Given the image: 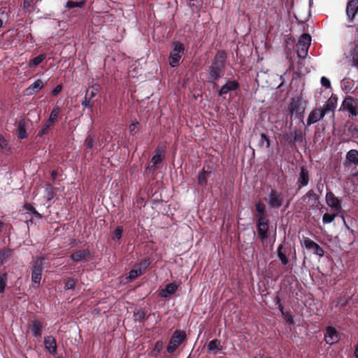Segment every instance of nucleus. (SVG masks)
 I'll list each match as a JSON object with an SVG mask.
<instances>
[{"label":"nucleus","instance_id":"20e7f679","mask_svg":"<svg viewBox=\"0 0 358 358\" xmlns=\"http://www.w3.org/2000/svg\"><path fill=\"white\" fill-rule=\"evenodd\" d=\"M285 197L283 194L272 188L265 198L266 202L271 208H279L283 203Z\"/></svg>","mask_w":358,"mask_h":358},{"label":"nucleus","instance_id":"412c9836","mask_svg":"<svg viewBox=\"0 0 358 358\" xmlns=\"http://www.w3.org/2000/svg\"><path fill=\"white\" fill-rule=\"evenodd\" d=\"M30 330L34 337H40L42 334L41 323L38 320H34L30 326Z\"/></svg>","mask_w":358,"mask_h":358},{"label":"nucleus","instance_id":"864d4df0","mask_svg":"<svg viewBox=\"0 0 358 358\" xmlns=\"http://www.w3.org/2000/svg\"><path fill=\"white\" fill-rule=\"evenodd\" d=\"M320 83H321V85L323 87H326V88H330L331 87V82H330V80L327 78H326L324 76L321 78Z\"/></svg>","mask_w":358,"mask_h":358},{"label":"nucleus","instance_id":"f3484780","mask_svg":"<svg viewBox=\"0 0 358 358\" xmlns=\"http://www.w3.org/2000/svg\"><path fill=\"white\" fill-rule=\"evenodd\" d=\"M324 117V114H322L320 108L313 110L309 114L307 119L308 126L317 122L319 120Z\"/></svg>","mask_w":358,"mask_h":358},{"label":"nucleus","instance_id":"ddd939ff","mask_svg":"<svg viewBox=\"0 0 358 358\" xmlns=\"http://www.w3.org/2000/svg\"><path fill=\"white\" fill-rule=\"evenodd\" d=\"M90 252L87 249L78 250L73 252L70 258L72 261L75 262H79L81 261H87L90 258Z\"/></svg>","mask_w":358,"mask_h":358},{"label":"nucleus","instance_id":"69168bd1","mask_svg":"<svg viewBox=\"0 0 358 358\" xmlns=\"http://www.w3.org/2000/svg\"><path fill=\"white\" fill-rule=\"evenodd\" d=\"M138 314H139L140 317H143L144 316V313H138Z\"/></svg>","mask_w":358,"mask_h":358},{"label":"nucleus","instance_id":"f8f14e48","mask_svg":"<svg viewBox=\"0 0 358 358\" xmlns=\"http://www.w3.org/2000/svg\"><path fill=\"white\" fill-rule=\"evenodd\" d=\"M325 342L329 345H333L339 341V334L333 327H328L324 335Z\"/></svg>","mask_w":358,"mask_h":358},{"label":"nucleus","instance_id":"9b49d317","mask_svg":"<svg viewBox=\"0 0 358 358\" xmlns=\"http://www.w3.org/2000/svg\"><path fill=\"white\" fill-rule=\"evenodd\" d=\"M304 247L309 250L313 252L314 254L322 257L324 255V250L315 242L308 238H306L303 241Z\"/></svg>","mask_w":358,"mask_h":358},{"label":"nucleus","instance_id":"0eeeda50","mask_svg":"<svg viewBox=\"0 0 358 358\" xmlns=\"http://www.w3.org/2000/svg\"><path fill=\"white\" fill-rule=\"evenodd\" d=\"M257 234L259 239L264 243L268 239V220L266 217L257 219Z\"/></svg>","mask_w":358,"mask_h":358},{"label":"nucleus","instance_id":"37998d69","mask_svg":"<svg viewBox=\"0 0 358 358\" xmlns=\"http://www.w3.org/2000/svg\"><path fill=\"white\" fill-rule=\"evenodd\" d=\"M94 138L91 136H88L85 141V147L86 152H88L94 146Z\"/></svg>","mask_w":358,"mask_h":358},{"label":"nucleus","instance_id":"58836bf2","mask_svg":"<svg viewBox=\"0 0 358 358\" xmlns=\"http://www.w3.org/2000/svg\"><path fill=\"white\" fill-rule=\"evenodd\" d=\"M259 145L261 146L265 145L266 148H269L271 145L268 137L264 133L260 134Z\"/></svg>","mask_w":358,"mask_h":358},{"label":"nucleus","instance_id":"79ce46f5","mask_svg":"<svg viewBox=\"0 0 358 358\" xmlns=\"http://www.w3.org/2000/svg\"><path fill=\"white\" fill-rule=\"evenodd\" d=\"M122 232L123 227L118 226L117 227H116L113 232V240L115 241H118L122 238Z\"/></svg>","mask_w":358,"mask_h":358},{"label":"nucleus","instance_id":"2f4dec72","mask_svg":"<svg viewBox=\"0 0 358 358\" xmlns=\"http://www.w3.org/2000/svg\"><path fill=\"white\" fill-rule=\"evenodd\" d=\"M87 90H90L88 97L90 99H92L99 92L100 87L98 84H94L90 87Z\"/></svg>","mask_w":358,"mask_h":358},{"label":"nucleus","instance_id":"603ef678","mask_svg":"<svg viewBox=\"0 0 358 358\" xmlns=\"http://www.w3.org/2000/svg\"><path fill=\"white\" fill-rule=\"evenodd\" d=\"M138 124V122L136 120L129 125V129L131 135H134L136 133V129Z\"/></svg>","mask_w":358,"mask_h":358},{"label":"nucleus","instance_id":"72a5a7b5","mask_svg":"<svg viewBox=\"0 0 358 358\" xmlns=\"http://www.w3.org/2000/svg\"><path fill=\"white\" fill-rule=\"evenodd\" d=\"M162 150L160 149H157L155 155L152 157L151 159V162L153 164V166H155L158 164L161 163L162 162Z\"/></svg>","mask_w":358,"mask_h":358},{"label":"nucleus","instance_id":"aec40b11","mask_svg":"<svg viewBox=\"0 0 358 358\" xmlns=\"http://www.w3.org/2000/svg\"><path fill=\"white\" fill-rule=\"evenodd\" d=\"M284 137L289 143L303 141V134L299 129H296L293 134H291L290 135L286 134Z\"/></svg>","mask_w":358,"mask_h":358},{"label":"nucleus","instance_id":"e433bc0d","mask_svg":"<svg viewBox=\"0 0 358 358\" xmlns=\"http://www.w3.org/2000/svg\"><path fill=\"white\" fill-rule=\"evenodd\" d=\"M53 125L48 124L46 121L43 124L41 129L38 133V136L42 137L43 135L47 134L51 127H52Z\"/></svg>","mask_w":358,"mask_h":358},{"label":"nucleus","instance_id":"a18cd8bd","mask_svg":"<svg viewBox=\"0 0 358 358\" xmlns=\"http://www.w3.org/2000/svg\"><path fill=\"white\" fill-rule=\"evenodd\" d=\"M24 208L32 213L36 217L41 218V215L35 209V208L30 203H26L24 205Z\"/></svg>","mask_w":358,"mask_h":358},{"label":"nucleus","instance_id":"052dcab7","mask_svg":"<svg viewBox=\"0 0 358 358\" xmlns=\"http://www.w3.org/2000/svg\"><path fill=\"white\" fill-rule=\"evenodd\" d=\"M278 308H279L280 311L281 312L282 315H283L284 313H285L287 312V311L284 310V307L282 304H280V306H278Z\"/></svg>","mask_w":358,"mask_h":358},{"label":"nucleus","instance_id":"ea45409f","mask_svg":"<svg viewBox=\"0 0 358 358\" xmlns=\"http://www.w3.org/2000/svg\"><path fill=\"white\" fill-rule=\"evenodd\" d=\"M143 273L139 270L136 266L135 268L131 269L128 275L127 278L130 280H133L136 278L138 276L142 275Z\"/></svg>","mask_w":358,"mask_h":358},{"label":"nucleus","instance_id":"1a4fd4ad","mask_svg":"<svg viewBox=\"0 0 358 358\" xmlns=\"http://www.w3.org/2000/svg\"><path fill=\"white\" fill-rule=\"evenodd\" d=\"M326 203L331 209L339 213L341 211L342 206L340 199L336 197L332 192H327L325 196Z\"/></svg>","mask_w":358,"mask_h":358},{"label":"nucleus","instance_id":"6e6d98bb","mask_svg":"<svg viewBox=\"0 0 358 358\" xmlns=\"http://www.w3.org/2000/svg\"><path fill=\"white\" fill-rule=\"evenodd\" d=\"M62 91V86L61 85H57V87H55L52 93V95L54 96H56L60 92Z\"/></svg>","mask_w":358,"mask_h":358},{"label":"nucleus","instance_id":"c9c22d12","mask_svg":"<svg viewBox=\"0 0 358 358\" xmlns=\"http://www.w3.org/2000/svg\"><path fill=\"white\" fill-rule=\"evenodd\" d=\"M151 264V261L150 259H144L141 262H139L136 266L141 270V271L143 273V272L147 269V268Z\"/></svg>","mask_w":358,"mask_h":358},{"label":"nucleus","instance_id":"4468645a","mask_svg":"<svg viewBox=\"0 0 358 358\" xmlns=\"http://www.w3.org/2000/svg\"><path fill=\"white\" fill-rule=\"evenodd\" d=\"M239 87V85L236 80L228 81L224 85H222L218 92L219 96L227 94L229 92L236 90Z\"/></svg>","mask_w":358,"mask_h":358},{"label":"nucleus","instance_id":"7ed1b4c3","mask_svg":"<svg viewBox=\"0 0 358 358\" xmlns=\"http://www.w3.org/2000/svg\"><path fill=\"white\" fill-rule=\"evenodd\" d=\"M186 339V333L182 330H176L167 345L166 351L169 354L173 353L177 348Z\"/></svg>","mask_w":358,"mask_h":358},{"label":"nucleus","instance_id":"7c9ffc66","mask_svg":"<svg viewBox=\"0 0 358 358\" xmlns=\"http://www.w3.org/2000/svg\"><path fill=\"white\" fill-rule=\"evenodd\" d=\"M332 102V99L330 98L328 101L324 104L322 108L320 109V111L322 113V114H324V117L325 116V115L330 112V111H334L336 108V106H331V103Z\"/></svg>","mask_w":358,"mask_h":358},{"label":"nucleus","instance_id":"f03ea898","mask_svg":"<svg viewBox=\"0 0 358 358\" xmlns=\"http://www.w3.org/2000/svg\"><path fill=\"white\" fill-rule=\"evenodd\" d=\"M185 52V45L179 41H173L169 55V64L171 67H176Z\"/></svg>","mask_w":358,"mask_h":358},{"label":"nucleus","instance_id":"b1692460","mask_svg":"<svg viewBox=\"0 0 358 358\" xmlns=\"http://www.w3.org/2000/svg\"><path fill=\"white\" fill-rule=\"evenodd\" d=\"M17 136L20 139H24L27 137V131L25 128V122L23 119L17 122Z\"/></svg>","mask_w":358,"mask_h":358},{"label":"nucleus","instance_id":"423d86ee","mask_svg":"<svg viewBox=\"0 0 358 358\" xmlns=\"http://www.w3.org/2000/svg\"><path fill=\"white\" fill-rule=\"evenodd\" d=\"M43 258H38L31 268V282L38 287L42 278Z\"/></svg>","mask_w":358,"mask_h":358},{"label":"nucleus","instance_id":"f257e3e1","mask_svg":"<svg viewBox=\"0 0 358 358\" xmlns=\"http://www.w3.org/2000/svg\"><path fill=\"white\" fill-rule=\"evenodd\" d=\"M227 57L225 51L218 50L217 52L213 59L212 64L208 69V83H215L224 75Z\"/></svg>","mask_w":358,"mask_h":358},{"label":"nucleus","instance_id":"0e129e2a","mask_svg":"<svg viewBox=\"0 0 358 358\" xmlns=\"http://www.w3.org/2000/svg\"><path fill=\"white\" fill-rule=\"evenodd\" d=\"M331 106H336V100L332 99V102L330 105Z\"/></svg>","mask_w":358,"mask_h":358},{"label":"nucleus","instance_id":"c85d7f7f","mask_svg":"<svg viewBox=\"0 0 358 358\" xmlns=\"http://www.w3.org/2000/svg\"><path fill=\"white\" fill-rule=\"evenodd\" d=\"M45 57H46L45 54H41V55H39L38 56L33 58L32 59L29 60V62L28 63L29 67L32 68L34 66H38L45 59Z\"/></svg>","mask_w":358,"mask_h":358},{"label":"nucleus","instance_id":"9d476101","mask_svg":"<svg viewBox=\"0 0 358 358\" xmlns=\"http://www.w3.org/2000/svg\"><path fill=\"white\" fill-rule=\"evenodd\" d=\"M310 180L309 171L305 166L300 168V172L297 178L296 185L298 189L308 185Z\"/></svg>","mask_w":358,"mask_h":358},{"label":"nucleus","instance_id":"09e8293b","mask_svg":"<svg viewBox=\"0 0 358 358\" xmlns=\"http://www.w3.org/2000/svg\"><path fill=\"white\" fill-rule=\"evenodd\" d=\"M290 68H292V69L296 68L297 71H299V73H301V74H303V73L308 72V71L306 69H303V66L302 65L301 62H298L297 67H295L294 63L292 62L290 64Z\"/></svg>","mask_w":358,"mask_h":358},{"label":"nucleus","instance_id":"2eb2a0df","mask_svg":"<svg viewBox=\"0 0 358 358\" xmlns=\"http://www.w3.org/2000/svg\"><path fill=\"white\" fill-rule=\"evenodd\" d=\"M44 346L50 354L55 355L57 352V343L55 338L48 336L44 338Z\"/></svg>","mask_w":358,"mask_h":358},{"label":"nucleus","instance_id":"4c0bfd02","mask_svg":"<svg viewBox=\"0 0 358 358\" xmlns=\"http://www.w3.org/2000/svg\"><path fill=\"white\" fill-rule=\"evenodd\" d=\"M338 213H336L334 214L325 213L322 217V222L324 224H329L332 222Z\"/></svg>","mask_w":358,"mask_h":358},{"label":"nucleus","instance_id":"c03bdc74","mask_svg":"<svg viewBox=\"0 0 358 358\" xmlns=\"http://www.w3.org/2000/svg\"><path fill=\"white\" fill-rule=\"evenodd\" d=\"M84 5L85 4L83 3V1H79L78 2H75L72 1H69L66 4V8H67L68 9H71L75 7L83 8Z\"/></svg>","mask_w":358,"mask_h":358},{"label":"nucleus","instance_id":"bf43d9fd","mask_svg":"<svg viewBox=\"0 0 358 358\" xmlns=\"http://www.w3.org/2000/svg\"><path fill=\"white\" fill-rule=\"evenodd\" d=\"M354 355L355 358H358V343L355 345Z\"/></svg>","mask_w":358,"mask_h":358},{"label":"nucleus","instance_id":"de8ad7c7","mask_svg":"<svg viewBox=\"0 0 358 358\" xmlns=\"http://www.w3.org/2000/svg\"><path fill=\"white\" fill-rule=\"evenodd\" d=\"M0 149L3 152L8 151V142L1 135H0Z\"/></svg>","mask_w":358,"mask_h":358},{"label":"nucleus","instance_id":"3c124183","mask_svg":"<svg viewBox=\"0 0 358 358\" xmlns=\"http://www.w3.org/2000/svg\"><path fill=\"white\" fill-rule=\"evenodd\" d=\"M76 285V281L73 278H68L65 282V288L66 289H73Z\"/></svg>","mask_w":358,"mask_h":358},{"label":"nucleus","instance_id":"a211bd4d","mask_svg":"<svg viewBox=\"0 0 358 358\" xmlns=\"http://www.w3.org/2000/svg\"><path fill=\"white\" fill-rule=\"evenodd\" d=\"M178 285L176 282L169 283L166 285L164 289H162L160 292L159 295L162 298H167L170 295L173 294L176 292V291L178 289Z\"/></svg>","mask_w":358,"mask_h":358},{"label":"nucleus","instance_id":"5fc2aeb1","mask_svg":"<svg viewBox=\"0 0 358 358\" xmlns=\"http://www.w3.org/2000/svg\"><path fill=\"white\" fill-rule=\"evenodd\" d=\"M304 197H307V198H312V197H315L316 199H318V197L316 195L315 192L313 190V189H310L306 194V195L304 196Z\"/></svg>","mask_w":358,"mask_h":358},{"label":"nucleus","instance_id":"680f3d73","mask_svg":"<svg viewBox=\"0 0 358 358\" xmlns=\"http://www.w3.org/2000/svg\"><path fill=\"white\" fill-rule=\"evenodd\" d=\"M51 176L53 180H55L57 176V173L55 171H52L51 173Z\"/></svg>","mask_w":358,"mask_h":358},{"label":"nucleus","instance_id":"6ab92c4d","mask_svg":"<svg viewBox=\"0 0 358 358\" xmlns=\"http://www.w3.org/2000/svg\"><path fill=\"white\" fill-rule=\"evenodd\" d=\"M43 87V83L41 80L38 79L34 81L31 85H29L25 90L27 95H31L38 92Z\"/></svg>","mask_w":358,"mask_h":358},{"label":"nucleus","instance_id":"6e6552de","mask_svg":"<svg viewBox=\"0 0 358 358\" xmlns=\"http://www.w3.org/2000/svg\"><path fill=\"white\" fill-rule=\"evenodd\" d=\"M342 106L343 110L348 111L350 115L354 117L358 115V99L348 96L343 100Z\"/></svg>","mask_w":358,"mask_h":358},{"label":"nucleus","instance_id":"a19ab883","mask_svg":"<svg viewBox=\"0 0 358 358\" xmlns=\"http://www.w3.org/2000/svg\"><path fill=\"white\" fill-rule=\"evenodd\" d=\"M207 172L204 171V169L202 170L201 173H199L198 176V183L200 186H205L207 183V179H206V175Z\"/></svg>","mask_w":358,"mask_h":358},{"label":"nucleus","instance_id":"49530a36","mask_svg":"<svg viewBox=\"0 0 358 358\" xmlns=\"http://www.w3.org/2000/svg\"><path fill=\"white\" fill-rule=\"evenodd\" d=\"M7 281V274L3 273L0 275V293H3L5 290V287Z\"/></svg>","mask_w":358,"mask_h":358},{"label":"nucleus","instance_id":"c756f323","mask_svg":"<svg viewBox=\"0 0 358 358\" xmlns=\"http://www.w3.org/2000/svg\"><path fill=\"white\" fill-rule=\"evenodd\" d=\"M44 196L48 202L50 203V204L52 203V201L54 198V191L52 185L49 184L46 185Z\"/></svg>","mask_w":358,"mask_h":358},{"label":"nucleus","instance_id":"5701e85b","mask_svg":"<svg viewBox=\"0 0 358 358\" xmlns=\"http://www.w3.org/2000/svg\"><path fill=\"white\" fill-rule=\"evenodd\" d=\"M346 160L353 165H358V150H350L346 154Z\"/></svg>","mask_w":358,"mask_h":358},{"label":"nucleus","instance_id":"cd10ccee","mask_svg":"<svg viewBox=\"0 0 358 358\" xmlns=\"http://www.w3.org/2000/svg\"><path fill=\"white\" fill-rule=\"evenodd\" d=\"M255 209L257 213V219H259V217H266V214H265L266 206L263 203H262L261 201L256 203H255Z\"/></svg>","mask_w":358,"mask_h":358},{"label":"nucleus","instance_id":"393cba45","mask_svg":"<svg viewBox=\"0 0 358 358\" xmlns=\"http://www.w3.org/2000/svg\"><path fill=\"white\" fill-rule=\"evenodd\" d=\"M208 349L214 355H217V352L222 350L220 341L217 339L210 341L208 345Z\"/></svg>","mask_w":358,"mask_h":358},{"label":"nucleus","instance_id":"4d7b16f0","mask_svg":"<svg viewBox=\"0 0 358 358\" xmlns=\"http://www.w3.org/2000/svg\"><path fill=\"white\" fill-rule=\"evenodd\" d=\"M162 347H163L162 341H159L156 343L155 350H157V352H159L162 350Z\"/></svg>","mask_w":358,"mask_h":358},{"label":"nucleus","instance_id":"bb28decb","mask_svg":"<svg viewBox=\"0 0 358 358\" xmlns=\"http://www.w3.org/2000/svg\"><path fill=\"white\" fill-rule=\"evenodd\" d=\"M278 257L280 260L282 264L287 265L289 262V258L286 255L285 252L283 251V245H280L278 248Z\"/></svg>","mask_w":358,"mask_h":358},{"label":"nucleus","instance_id":"dca6fc26","mask_svg":"<svg viewBox=\"0 0 358 358\" xmlns=\"http://www.w3.org/2000/svg\"><path fill=\"white\" fill-rule=\"evenodd\" d=\"M346 14L350 20H352L355 15L358 14V0H351L348 3Z\"/></svg>","mask_w":358,"mask_h":358},{"label":"nucleus","instance_id":"a878e982","mask_svg":"<svg viewBox=\"0 0 358 358\" xmlns=\"http://www.w3.org/2000/svg\"><path fill=\"white\" fill-rule=\"evenodd\" d=\"M353 86H354L353 80L350 79V78H345L341 81L342 90L345 93H349V92H352L353 91Z\"/></svg>","mask_w":358,"mask_h":358},{"label":"nucleus","instance_id":"338daca9","mask_svg":"<svg viewBox=\"0 0 358 358\" xmlns=\"http://www.w3.org/2000/svg\"><path fill=\"white\" fill-rule=\"evenodd\" d=\"M2 24H3V22H2V20L0 19V27H2Z\"/></svg>","mask_w":358,"mask_h":358},{"label":"nucleus","instance_id":"39448f33","mask_svg":"<svg viewBox=\"0 0 358 358\" xmlns=\"http://www.w3.org/2000/svg\"><path fill=\"white\" fill-rule=\"evenodd\" d=\"M311 43V37L308 34H303L300 37L297 44V55L300 59H305L308 55V52Z\"/></svg>","mask_w":358,"mask_h":358},{"label":"nucleus","instance_id":"473e14b6","mask_svg":"<svg viewBox=\"0 0 358 358\" xmlns=\"http://www.w3.org/2000/svg\"><path fill=\"white\" fill-rule=\"evenodd\" d=\"M89 91L90 90H86V94L84 100L82 101L81 104L84 108H88L92 110L94 103H92V99H90L88 97Z\"/></svg>","mask_w":358,"mask_h":358},{"label":"nucleus","instance_id":"e2e57ef3","mask_svg":"<svg viewBox=\"0 0 358 358\" xmlns=\"http://www.w3.org/2000/svg\"><path fill=\"white\" fill-rule=\"evenodd\" d=\"M275 304L278 306H280V304H282L281 303V299L279 296H276L275 298Z\"/></svg>","mask_w":358,"mask_h":358},{"label":"nucleus","instance_id":"13d9d810","mask_svg":"<svg viewBox=\"0 0 358 358\" xmlns=\"http://www.w3.org/2000/svg\"><path fill=\"white\" fill-rule=\"evenodd\" d=\"M33 0H24L23 6L24 8H27L31 6Z\"/></svg>","mask_w":358,"mask_h":358},{"label":"nucleus","instance_id":"4be33fe9","mask_svg":"<svg viewBox=\"0 0 358 358\" xmlns=\"http://www.w3.org/2000/svg\"><path fill=\"white\" fill-rule=\"evenodd\" d=\"M60 112H61L60 108L57 106H55L52 108V110L50 114V116H49L48 119L46 120V122L48 124L54 125L59 117Z\"/></svg>","mask_w":358,"mask_h":358},{"label":"nucleus","instance_id":"8fccbe9b","mask_svg":"<svg viewBox=\"0 0 358 358\" xmlns=\"http://www.w3.org/2000/svg\"><path fill=\"white\" fill-rule=\"evenodd\" d=\"M282 317L284 320L286 321V322L292 324L294 323L293 316L292 313L289 311H287L285 313L282 315Z\"/></svg>","mask_w":358,"mask_h":358},{"label":"nucleus","instance_id":"f704fd0d","mask_svg":"<svg viewBox=\"0 0 358 358\" xmlns=\"http://www.w3.org/2000/svg\"><path fill=\"white\" fill-rule=\"evenodd\" d=\"M10 252L11 251L9 249L4 248L0 250V266L8 259Z\"/></svg>","mask_w":358,"mask_h":358},{"label":"nucleus","instance_id":"774afa93","mask_svg":"<svg viewBox=\"0 0 358 358\" xmlns=\"http://www.w3.org/2000/svg\"><path fill=\"white\" fill-rule=\"evenodd\" d=\"M317 188H318V190H319L320 192H321V187H320V185H319V184L317 185Z\"/></svg>","mask_w":358,"mask_h":358}]
</instances>
